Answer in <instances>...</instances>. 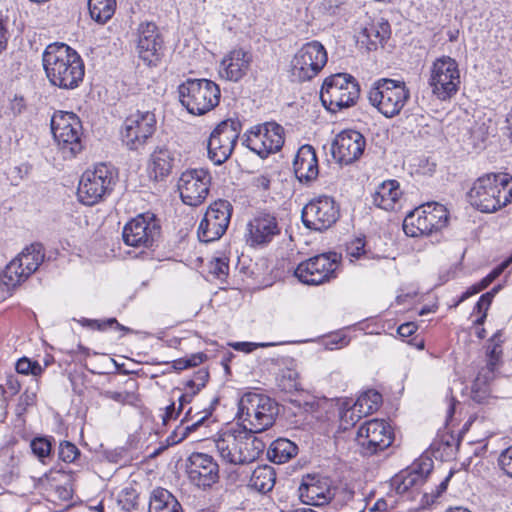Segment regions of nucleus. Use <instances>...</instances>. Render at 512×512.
Listing matches in <instances>:
<instances>
[{"label": "nucleus", "instance_id": "nucleus-19", "mask_svg": "<svg viewBox=\"0 0 512 512\" xmlns=\"http://www.w3.org/2000/svg\"><path fill=\"white\" fill-rule=\"evenodd\" d=\"M211 174L207 169H191L183 172L178 181L181 200L189 206H198L207 198L211 186Z\"/></svg>", "mask_w": 512, "mask_h": 512}, {"label": "nucleus", "instance_id": "nucleus-13", "mask_svg": "<svg viewBox=\"0 0 512 512\" xmlns=\"http://www.w3.org/2000/svg\"><path fill=\"white\" fill-rule=\"evenodd\" d=\"M327 51L318 41L304 44L291 61V74L303 82L314 78L327 63Z\"/></svg>", "mask_w": 512, "mask_h": 512}, {"label": "nucleus", "instance_id": "nucleus-1", "mask_svg": "<svg viewBox=\"0 0 512 512\" xmlns=\"http://www.w3.org/2000/svg\"><path fill=\"white\" fill-rule=\"evenodd\" d=\"M43 68L49 83L63 90L79 87L85 66L79 53L65 43L49 44L42 54Z\"/></svg>", "mask_w": 512, "mask_h": 512}, {"label": "nucleus", "instance_id": "nucleus-41", "mask_svg": "<svg viewBox=\"0 0 512 512\" xmlns=\"http://www.w3.org/2000/svg\"><path fill=\"white\" fill-rule=\"evenodd\" d=\"M283 367L277 376L278 386L285 392H294L302 390L298 371L293 367V363Z\"/></svg>", "mask_w": 512, "mask_h": 512}, {"label": "nucleus", "instance_id": "nucleus-44", "mask_svg": "<svg viewBox=\"0 0 512 512\" xmlns=\"http://www.w3.org/2000/svg\"><path fill=\"white\" fill-rule=\"evenodd\" d=\"M82 326L90 327L91 329H96L100 331H105L108 328H115L124 332H129L130 329L121 325L116 318H109L107 320H94V319H86L83 318L80 321Z\"/></svg>", "mask_w": 512, "mask_h": 512}, {"label": "nucleus", "instance_id": "nucleus-6", "mask_svg": "<svg viewBox=\"0 0 512 512\" xmlns=\"http://www.w3.org/2000/svg\"><path fill=\"white\" fill-rule=\"evenodd\" d=\"M359 95L358 82L347 73H338L327 77L320 91L323 106L332 113L355 105Z\"/></svg>", "mask_w": 512, "mask_h": 512}, {"label": "nucleus", "instance_id": "nucleus-48", "mask_svg": "<svg viewBox=\"0 0 512 512\" xmlns=\"http://www.w3.org/2000/svg\"><path fill=\"white\" fill-rule=\"evenodd\" d=\"M80 456V450L75 444L69 441H63L59 445L58 457L66 463H73Z\"/></svg>", "mask_w": 512, "mask_h": 512}, {"label": "nucleus", "instance_id": "nucleus-46", "mask_svg": "<svg viewBox=\"0 0 512 512\" xmlns=\"http://www.w3.org/2000/svg\"><path fill=\"white\" fill-rule=\"evenodd\" d=\"M346 254L349 257L350 262H354L361 257H365L367 255V251L365 250L364 238L357 237L349 241L346 244Z\"/></svg>", "mask_w": 512, "mask_h": 512}, {"label": "nucleus", "instance_id": "nucleus-64", "mask_svg": "<svg viewBox=\"0 0 512 512\" xmlns=\"http://www.w3.org/2000/svg\"><path fill=\"white\" fill-rule=\"evenodd\" d=\"M186 358L188 362L191 364V367H195L203 363L206 360L207 356L204 353H195Z\"/></svg>", "mask_w": 512, "mask_h": 512}, {"label": "nucleus", "instance_id": "nucleus-61", "mask_svg": "<svg viewBox=\"0 0 512 512\" xmlns=\"http://www.w3.org/2000/svg\"><path fill=\"white\" fill-rule=\"evenodd\" d=\"M416 330H417V326L415 325V323L407 322V323L401 324L398 327L397 333L402 338H407V337H410L411 335H413L416 332Z\"/></svg>", "mask_w": 512, "mask_h": 512}, {"label": "nucleus", "instance_id": "nucleus-34", "mask_svg": "<svg viewBox=\"0 0 512 512\" xmlns=\"http://www.w3.org/2000/svg\"><path fill=\"white\" fill-rule=\"evenodd\" d=\"M256 433L257 432H252L251 430L245 428L241 433L243 436L245 435V438L243 437V443L238 450V465L251 463L258 459L259 456L263 453L266 445L260 438L255 435Z\"/></svg>", "mask_w": 512, "mask_h": 512}, {"label": "nucleus", "instance_id": "nucleus-10", "mask_svg": "<svg viewBox=\"0 0 512 512\" xmlns=\"http://www.w3.org/2000/svg\"><path fill=\"white\" fill-rule=\"evenodd\" d=\"M340 264V254L336 252L323 253L301 262L296 267L294 275L303 284L321 285L337 277Z\"/></svg>", "mask_w": 512, "mask_h": 512}, {"label": "nucleus", "instance_id": "nucleus-11", "mask_svg": "<svg viewBox=\"0 0 512 512\" xmlns=\"http://www.w3.org/2000/svg\"><path fill=\"white\" fill-rule=\"evenodd\" d=\"M460 83V71L455 59L442 56L432 63L428 84L439 100L445 101L454 96Z\"/></svg>", "mask_w": 512, "mask_h": 512}, {"label": "nucleus", "instance_id": "nucleus-30", "mask_svg": "<svg viewBox=\"0 0 512 512\" xmlns=\"http://www.w3.org/2000/svg\"><path fill=\"white\" fill-rule=\"evenodd\" d=\"M431 471V463L420 464L410 470H405L391 479V486L397 494H404L413 487L421 486L425 483L428 474Z\"/></svg>", "mask_w": 512, "mask_h": 512}, {"label": "nucleus", "instance_id": "nucleus-27", "mask_svg": "<svg viewBox=\"0 0 512 512\" xmlns=\"http://www.w3.org/2000/svg\"><path fill=\"white\" fill-rule=\"evenodd\" d=\"M293 170L301 183H310L317 178L319 167L313 146L305 144L298 149L293 162Z\"/></svg>", "mask_w": 512, "mask_h": 512}, {"label": "nucleus", "instance_id": "nucleus-63", "mask_svg": "<svg viewBox=\"0 0 512 512\" xmlns=\"http://www.w3.org/2000/svg\"><path fill=\"white\" fill-rule=\"evenodd\" d=\"M182 410L175 408V403L172 402L166 407L165 414L163 416V423L167 424L169 420L176 419Z\"/></svg>", "mask_w": 512, "mask_h": 512}, {"label": "nucleus", "instance_id": "nucleus-4", "mask_svg": "<svg viewBox=\"0 0 512 512\" xmlns=\"http://www.w3.org/2000/svg\"><path fill=\"white\" fill-rule=\"evenodd\" d=\"M178 94L189 113L203 115L219 104L221 91L212 80L189 78L178 86Z\"/></svg>", "mask_w": 512, "mask_h": 512}, {"label": "nucleus", "instance_id": "nucleus-39", "mask_svg": "<svg viewBox=\"0 0 512 512\" xmlns=\"http://www.w3.org/2000/svg\"><path fill=\"white\" fill-rule=\"evenodd\" d=\"M88 9L95 22L105 24L115 13L116 0H88Z\"/></svg>", "mask_w": 512, "mask_h": 512}, {"label": "nucleus", "instance_id": "nucleus-7", "mask_svg": "<svg viewBox=\"0 0 512 512\" xmlns=\"http://www.w3.org/2000/svg\"><path fill=\"white\" fill-rule=\"evenodd\" d=\"M449 214L446 207L437 202L423 204L411 211L403 221L407 236L430 235L446 227Z\"/></svg>", "mask_w": 512, "mask_h": 512}, {"label": "nucleus", "instance_id": "nucleus-14", "mask_svg": "<svg viewBox=\"0 0 512 512\" xmlns=\"http://www.w3.org/2000/svg\"><path fill=\"white\" fill-rule=\"evenodd\" d=\"M243 144L261 158H265L282 148L284 129L276 122L255 126L244 135Z\"/></svg>", "mask_w": 512, "mask_h": 512}, {"label": "nucleus", "instance_id": "nucleus-32", "mask_svg": "<svg viewBox=\"0 0 512 512\" xmlns=\"http://www.w3.org/2000/svg\"><path fill=\"white\" fill-rule=\"evenodd\" d=\"M299 496L303 503L312 506H322L331 499V491L322 487L319 481L308 477L299 487Z\"/></svg>", "mask_w": 512, "mask_h": 512}, {"label": "nucleus", "instance_id": "nucleus-28", "mask_svg": "<svg viewBox=\"0 0 512 512\" xmlns=\"http://www.w3.org/2000/svg\"><path fill=\"white\" fill-rule=\"evenodd\" d=\"M243 430L244 428L241 425L230 427L215 440V446L220 457L227 463L238 465V450L243 443V435L241 434Z\"/></svg>", "mask_w": 512, "mask_h": 512}, {"label": "nucleus", "instance_id": "nucleus-25", "mask_svg": "<svg viewBox=\"0 0 512 512\" xmlns=\"http://www.w3.org/2000/svg\"><path fill=\"white\" fill-rule=\"evenodd\" d=\"M252 62V55L244 49H234L224 56L220 63L219 75L221 78L237 82L248 72Z\"/></svg>", "mask_w": 512, "mask_h": 512}, {"label": "nucleus", "instance_id": "nucleus-5", "mask_svg": "<svg viewBox=\"0 0 512 512\" xmlns=\"http://www.w3.org/2000/svg\"><path fill=\"white\" fill-rule=\"evenodd\" d=\"M410 99V90L404 81L382 78L375 81L368 92L372 106L387 118L398 115Z\"/></svg>", "mask_w": 512, "mask_h": 512}, {"label": "nucleus", "instance_id": "nucleus-15", "mask_svg": "<svg viewBox=\"0 0 512 512\" xmlns=\"http://www.w3.org/2000/svg\"><path fill=\"white\" fill-rule=\"evenodd\" d=\"M233 206L227 200L219 199L209 205L198 227V238L209 243L220 239L230 223Z\"/></svg>", "mask_w": 512, "mask_h": 512}, {"label": "nucleus", "instance_id": "nucleus-59", "mask_svg": "<svg viewBox=\"0 0 512 512\" xmlns=\"http://www.w3.org/2000/svg\"><path fill=\"white\" fill-rule=\"evenodd\" d=\"M271 345L272 344H265V343L256 344V343H252V342H236V343L231 344V346L235 350L243 351L246 353L252 352L256 347H267V346H271Z\"/></svg>", "mask_w": 512, "mask_h": 512}, {"label": "nucleus", "instance_id": "nucleus-18", "mask_svg": "<svg viewBox=\"0 0 512 512\" xmlns=\"http://www.w3.org/2000/svg\"><path fill=\"white\" fill-rule=\"evenodd\" d=\"M161 226L153 213L140 214L123 228L122 237L126 245L151 247L159 238Z\"/></svg>", "mask_w": 512, "mask_h": 512}, {"label": "nucleus", "instance_id": "nucleus-21", "mask_svg": "<svg viewBox=\"0 0 512 512\" xmlns=\"http://www.w3.org/2000/svg\"><path fill=\"white\" fill-rule=\"evenodd\" d=\"M357 441L365 455H373L387 449L393 442L390 425L379 419L362 424L357 433Z\"/></svg>", "mask_w": 512, "mask_h": 512}, {"label": "nucleus", "instance_id": "nucleus-2", "mask_svg": "<svg viewBox=\"0 0 512 512\" xmlns=\"http://www.w3.org/2000/svg\"><path fill=\"white\" fill-rule=\"evenodd\" d=\"M470 204L484 213H493L512 201V176L489 173L476 179L468 191Z\"/></svg>", "mask_w": 512, "mask_h": 512}, {"label": "nucleus", "instance_id": "nucleus-51", "mask_svg": "<svg viewBox=\"0 0 512 512\" xmlns=\"http://www.w3.org/2000/svg\"><path fill=\"white\" fill-rule=\"evenodd\" d=\"M512 263V255L503 261L500 265L495 267L487 276H485L479 283H477L480 289L484 290L487 288L497 277H499L503 271Z\"/></svg>", "mask_w": 512, "mask_h": 512}, {"label": "nucleus", "instance_id": "nucleus-43", "mask_svg": "<svg viewBox=\"0 0 512 512\" xmlns=\"http://www.w3.org/2000/svg\"><path fill=\"white\" fill-rule=\"evenodd\" d=\"M28 277V274L21 267V263H18L15 258L6 265L0 275L2 283L8 288L16 287L26 281Z\"/></svg>", "mask_w": 512, "mask_h": 512}, {"label": "nucleus", "instance_id": "nucleus-54", "mask_svg": "<svg viewBox=\"0 0 512 512\" xmlns=\"http://www.w3.org/2000/svg\"><path fill=\"white\" fill-rule=\"evenodd\" d=\"M9 36L7 17L0 14V54L7 48Z\"/></svg>", "mask_w": 512, "mask_h": 512}, {"label": "nucleus", "instance_id": "nucleus-16", "mask_svg": "<svg viewBox=\"0 0 512 512\" xmlns=\"http://www.w3.org/2000/svg\"><path fill=\"white\" fill-rule=\"evenodd\" d=\"M282 227L275 213L258 211L248 221L245 241L252 248H264L281 235Z\"/></svg>", "mask_w": 512, "mask_h": 512}, {"label": "nucleus", "instance_id": "nucleus-23", "mask_svg": "<svg viewBox=\"0 0 512 512\" xmlns=\"http://www.w3.org/2000/svg\"><path fill=\"white\" fill-rule=\"evenodd\" d=\"M365 145V138L360 132L344 130L336 136L332 143V157L340 164H351L363 154Z\"/></svg>", "mask_w": 512, "mask_h": 512}, {"label": "nucleus", "instance_id": "nucleus-47", "mask_svg": "<svg viewBox=\"0 0 512 512\" xmlns=\"http://www.w3.org/2000/svg\"><path fill=\"white\" fill-rule=\"evenodd\" d=\"M16 371L23 375L39 376L42 374L43 368L37 361L23 357L16 362Z\"/></svg>", "mask_w": 512, "mask_h": 512}, {"label": "nucleus", "instance_id": "nucleus-38", "mask_svg": "<svg viewBox=\"0 0 512 512\" xmlns=\"http://www.w3.org/2000/svg\"><path fill=\"white\" fill-rule=\"evenodd\" d=\"M15 260L18 263H21V267L23 270L30 276L33 274L40 264L44 260V250L41 244H31L29 247L25 248Z\"/></svg>", "mask_w": 512, "mask_h": 512}, {"label": "nucleus", "instance_id": "nucleus-52", "mask_svg": "<svg viewBox=\"0 0 512 512\" xmlns=\"http://www.w3.org/2000/svg\"><path fill=\"white\" fill-rule=\"evenodd\" d=\"M208 379V370L202 368L195 372L193 378L187 380L185 385L188 386L189 389L197 390V392H199L202 388L206 386Z\"/></svg>", "mask_w": 512, "mask_h": 512}, {"label": "nucleus", "instance_id": "nucleus-3", "mask_svg": "<svg viewBox=\"0 0 512 512\" xmlns=\"http://www.w3.org/2000/svg\"><path fill=\"white\" fill-rule=\"evenodd\" d=\"M278 414L277 403L267 395L248 392L239 400L237 417L242 427L262 432L271 427Z\"/></svg>", "mask_w": 512, "mask_h": 512}, {"label": "nucleus", "instance_id": "nucleus-12", "mask_svg": "<svg viewBox=\"0 0 512 512\" xmlns=\"http://www.w3.org/2000/svg\"><path fill=\"white\" fill-rule=\"evenodd\" d=\"M157 119L150 110H137L124 121L121 138L129 150H139L156 131Z\"/></svg>", "mask_w": 512, "mask_h": 512}, {"label": "nucleus", "instance_id": "nucleus-62", "mask_svg": "<svg viewBox=\"0 0 512 512\" xmlns=\"http://www.w3.org/2000/svg\"><path fill=\"white\" fill-rule=\"evenodd\" d=\"M103 396L107 399L113 400L118 403H124L128 399L127 392H117V391H105Z\"/></svg>", "mask_w": 512, "mask_h": 512}, {"label": "nucleus", "instance_id": "nucleus-36", "mask_svg": "<svg viewBox=\"0 0 512 512\" xmlns=\"http://www.w3.org/2000/svg\"><path fill=\"white\" fill-rule=\"evenodd\" d=\"M298 453L297 445L286 438L273 441L268 450L267 457L271 462L283 464L295 457Z\"/></svg>", "mask_w": 512, "mask_h": 512}, {"label": "nucleus", "instance_id": "nucleus-37", "mask_svg": "<svg viewBox=\"0 0 512 512\" xmlns=\"http://www.w3.org/2000/svg\"><path fill=\"white\" fill-rule=\"evenodd\" d=\"M276 482V473L269 465L258 466L251 474L249 487L260 493L270 492Z\"/></svg>", "mask_w": 512, "mask_h": 512}, {"label": "nucleus", "instance_id": "nucleus-40", "mask_svg": "<svg viewBox=\"0 0 512 512\" xmlns=\"http://www.w3.org/2000/svg\"><path fill=\"white\" fill-rule=\"evenodd\" d=\"M382 395L375 390H368L362 393L354 403V410H357L358 418L372 414L380 407Z\"/></svg>", "mask_w": 512, "mask_h": 512}, {"label": "nucleus", "instance_id": "nucleus-53", "mask_svg": "<svg viewBox=\"0 0 512 512\" xmlns=\"http://www.w3.org/2000/svg\"><path fill=\"white\" fill-rule=\"evenodd\" d=\"M498 464L506 475L512 477V446L501 452L498 458Z\"/></svg>", "mask_w": 512, "mask_h": 512}, {"label": "nucleus", "instance_id": "nucleus-50", "mask_svg": "<svg viewBox=\"0 0 512 512\" xmlns=\"http://www.w3.org/2000/svg\"><path fill=\"white\" fill-rule=\"evenodd\" d=\"M138 495L133 488H124L119 494L118 502L122 506V508L130 512L135 509L137 505Z\"/></svg>", "mask_w": 512, "mask_h": 512}, {"label": "nucleus", "instance_id": "nucleus-9", "mask_svg": "<svg viewBox=\"0 0 512 512\" xmlns=\"http://www.w3.org/2000/svg\"><path fill=\"white\" fill-rule=\"evenodd\" d=\"M51 131L64 154L73 157L83 149L82 124L75 113L55 111L51 118Z\"/></svg>", "mask_w": 512, "mask_h": 512}, {"label": "nucleus", "instance_id": "nucleus-29", "mask_svg": "<svg viewBox=\"0 0 512 512\" xmlns=\"http://www.w3.org/2000/svg\"><path fill=\"white\" fill-rule=\"evenodd\" d=\"M218 404V399L215 398L208 408L202 411L192 413V408H189L181 420V425L170 436L172 443H178L184 440L188 434L196 431L200 426L204 425L212 415L215 406Z\"/></svg>", "mask_w": 512, "mask_h": 512}, {"label": "nucleus", "instance_id": "nucleus-55", "mask_svg": "<svg viewBox=\"0 0 512 512\" xmlns=\"http://www.w3.org/2000/svg\"><path fill=\"white\" fill-rule=\"evenodd\" d=\"M229 265L225 259L216 258L214 262H212L211 272L215 274L218 278H222L228 274Z\"/></svg>", "mask_w": 512, "mask_h": 512}, {"label": "nucleus", "instance_id": "nucleus-31", "mask_svg": "<svg viewBox=\"0 0 512 512\" xmlns=\"http://www.w3.org/2000/svg\"><path fill=\"white\" fill-rule=\"evenodd\" d=\"M175 162V154L166 146H158L150 155L149 170L150 175L155 180L167 177L171 172Z\"/></svg>", "mask_w": 512, "mask_h": 512}, {"label": "nucleus", "instance_id": "nucleus-42", "mask_svg": "<svg viewBox=\"0 0 512 512\" xmlns=\"http://www.w3.org/2000/svg\"><path fill=\"white\" fill-rule=\"evenodd\" d=\"M363 36L367 39L370 45L376 48L379 44L382 45L390 36V25L387 21L372 23L363 29Z\"/></svg>", "mask_w": 512, "mask_h": 512}, {"label": "nucleus", "instance_id": "nucleus-58", "mask_svg": "<svg viewBox=\"0 0 512 512\" xmlns=\"http://www.w3.org/2000/svg\"><path fill=\"white\" fill-rule=\"evenodd\" d=\"M252 185L257 189L267 191L271 185V177L267 174L257 175L253 177Z\"/></svg>", "mask_w": 512, "mask_h": 512}, {"label": "nucleus", "instance_id": "nucleus-57", "mask_svg": "<svg viewBox=\"0 0 512 512\" xmlns=\"http://www.w3.org/2000/svg\"><path fill=\"white\" fill-rule=\"evenodd\" d=\"M357 410H354V406L351 409H348L341 416V423L344 426V429H347L348 426H353L359 420Z\"/></svg>", "mask_w": 512, "mask_h": 512}, {"label": "nucleus", "instance_id": "nucleus-33", "mask_svg": "<svg viewBox=\"0 0 512 512\" xmlns=\"http://www.w3.org/2000/svg\"><path fill=\"white\" fill-rule=\"evenodd\" d=\"M402 192L396 180L382 182L373 193V203L384 210H393L399 201Z\"/></svg>", "mask_w": 512, "mask_h": 512}, {"label": "nucleus", "instance_id": "nucleus-26", "mask_svg": "<svg viewBox=\"0 0 512 512\" xmlns=\"http://www.w3.org/2000/svg\"><path fill=\"white\" fill-rule=\"evenodd\" d=\"M487 353L488 363L477 375L471 387V397L477 403H482L489 395V382L493 378V372L502 353L501 347L496 343L494 346L488 345Z\"/></svg>", "mask_w": 512, "mask_h": 512}, {"label": "nucleus", "instance_id": "nucleus-49", "mask_svg": "<svg viewBox=\"0 0 512 512\" xmlns=\"http://www.w3.org/2000/svg\"><path fill=\"white\" fill-rule=\"evenodd\" d=\"M30 447L33 454L36 455L40 460L48 457L51 452V442L44 437L33 439L31 441Z\"/></svg>", "mask_w": 512, "mask_h": 512}, {"label": "nucleus", "instance_id": "nucleus-24", "mask_svg": "<svg viewBox=\"0 0 512 512\" xmlns=\"http://www.w3.org/2000/svg\"><path fill=\"white\" fill-rule=\"evenodd\" d=\"M137 52L147 65H156L160 59L162 40L154 23H142L138 29Z\"/></svg>", "mask_w": 512, "mask_h": 512}, {"label": "nucleus", "instance_id": "nucleus-17", "mask_svg": "<svg viewBox=\"0 0 512 512\" xmlns=\"http://www.w3.org/2000/svg\"><path fill=\"white\" fill-rule=\"evenodd\" d=\"M340 217V209L332 197L320 196L311 200L302 209V222L308 229L324 231L333 226Z\"/></svg>", "mask_w": 512, "mask_h": 512}, {"label": "nucleus", "instance_id": "nucleus-35", "mask_svg": "<svg viewBox=\"0 0 512 512\" xmlns=\"http://www.w3.org/2000/svg\"><path fill=\"white\" fill-rule=\"evenodd\" d=\"M149 512H183L181 504L166 489L153 490L149 501Z\"/></svg>", "mask_w": 512, "mask_h": 512}, {"label": "nucleus", "instance_id": "nucleus-20", "mask_svg": "<svg viewBox=\"0 0 512 512\" xmlns=\"http://www.w3.org/2000/svg\"><path fill=\"white\" fill-rule=\"evenodd\" d=\"M239 137L238 123L232 120L221 122L208 139L209 159L216 165L224 163L232 154Z\"/></svg>", "mask_w": 512, "mask_h": 512}, {"label": "nucleus", "instance_id": "nucleus-45", "mask_svg": "<svg viewBox=\"0 0 512 512\" xmlns=\"http://www.w3.org/2000/svg\"><path fill=\"white\" fill-rule=\"evenodd\" d=\"M27 110L26 98L20 93L8 96V105L4 111L7 116L17 117Z\"/></svg>", "mask_w": 512, "mask_h": 512}, {"label": "nucleus", "instance_id": "nucleus-56", "mask_svg": "<svg viewBox=\"0 0 512 512\" xmlns=\"http://www.w3.org/2000/svg\"><path fill=\"white\" fill-rule=\"evenodd\" d=\"M491 302H492V293H485V294L480 296L478 302L475 305V309L479 313H481V312L486 313V311L488 310ZM485 316H486V314H483V316L481 317L480 320H478V322L482 321Z\"/></svg>", "mask_w": 512, "mask_h": 512}, {"label": "nucleus", "instance_id": "nucleus-8", "mask_svg": "<svg viewBox=\"0 0 512 512\" xmlns=\"http://www.w3.org/2000/svg\"><path fill=\"white\" fill-rule=\"evenodd\" d=\"M116 174L114 170L100 163L93 170H87L79 181L77 196L81 203L92 206L112 191Z\"/></svg>", "mask_w": 512, "mask_h": 512}, {"label": "nucleus", "instance_id": "nucleus-22", "mask_svg": "<svg viewBox=\"0 0 512 512\" xmlns=\"http://www.w3.org/2000/svg\"><path fill=\"white\" fill-rule=\"evenodd\" d=\"M186 472L190 483L202 490L210 489L219 481V465L211 455L205 453H192Z\"/></svg>", "mask_w": 512, "mask_h": 512}, {"label": "nucleus", "instance_id": "nucleus-60", "mask_svg": "<svg viewBox=\"0 0 512 512\" xmlns=\"http://www.w3.org/2000/svg\"><path fill=\"white\" fill-rule=\"evenodd\" d=\"M197 394V390L189 389L188 386L185 385L184 392L178 398L179 410H182L186 404H189Z\"/></svg>", "mask_w": 512, "mask_h": 512}]
</instances>
